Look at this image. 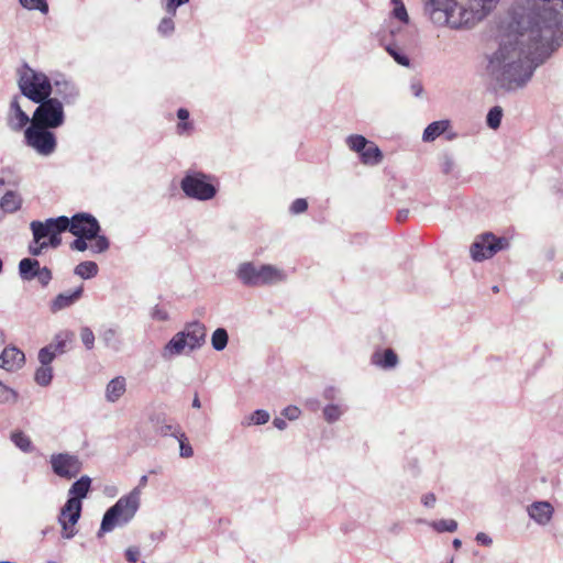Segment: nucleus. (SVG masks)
Wrapping results in <instances>:
<instances>
[{"label":"nucleus","instance_id":"2eb2a0df","mask_svg":"<svg viewBox=\"0 0 563 563\" xmlns=\"http://www.w3.org/2000/svg\"><path fill=\"white\" fill-rule=\"evenodd\" d=\"M369 362L371 365L379 369L391 371L399 365V357L397 353L390 347H378L372 353Z\"/></svg>","mask_w":563,"mask_h":563},{"label":"nucleus","instance_id":"4468645a","mask_svg":"<svg viewBox=\"0 0 563 563\" xmlns=\"http://www.w3.org/2000/svg\"><path fill=\"white\" fill-rule=\"evenodd\" d=\"M180 333H184L188 353L199 350L206 343L207 329L200 321L187 323Z\"/></svg>","mask_w":563,"mask_h":563},{"label":"nucleus","instance_id":"f257e3e1","mask_svg":"<svg viewBox=\"0 0 563 563\" xmlns=\"http://www.w3.org/2000/svg\"><path fill=\"white\" fill-rule=\"evenodd\" d=\"M560 18V12L544 10L517 21L516 30L488 57L487 73L496 90L515 92L530 82L553 52Z\"/></svg>","mask_w":563,"mask_h":563},{"label":"nucleus","instance_id":"b1692460","mask_svg":"<svg viewBox=\"0 0 563 563\" xmlns=\"http://www.w3.org/2000/svg\"><path fill=\"white\" fill-rule=\"evenodd\" d=\"M100 339L104 346L113 352H120L123 347V340L118 325H111L103 329Z\"/></svg>","mask_w":563,"mask_h":563},{"label":"nucleus","instance_id":"7ed1b4c3","mask_svg":"<svg viewBox=\"0 0 563 563\" xmlns=\"http://www.w3.org/2000/svg\"><path fill=\"white\" fill-rule=\"evenodd\" d=\"M179 187L186 198L207 202L217 197L219 192V180L212 174L189 168L180 179Z\"/></svg>","mask_w":563,"mask_h":563},{"label":"nucleus","instance_id":"774afa93","mask_svg":"<svg viewBox=\"0 0 563 563\" xmlns=\"http://www.w3.org/2000/svg\"><path fill=\"white\" fill-rule=\"evenodd\" d=\"M189 2V0H166V4H168L169 7H173V8H179L184 4H187Z\"/></svg>","mask_w":563,"mask_h":563},{"label":"nucleus","instance_id":"9d476101","mask_svg":"<svg viewBox=\"0 0 563 563\" xmlns=\"http://www.w3.org/2000/svg\"><path fill=\"white\" fill-rule=\"evenodd\" d=\"M49 464L53 473L65 479L77 477L82 468V462L78 455L68 452L52 454L49 456Z\"/></svg>","mask_w":563,"mask_h":563},{"label":"nucleus","instance_id":"4c0bfd02","mask_svg":"<svg viewBox=\"0 0 563 563\" xmlns=\"http://www.w3.org/2000/svg\"><path fill=\"white\" fill-rule=\"evenodd\" d=\"M390 3L393 4L390 15L401 23L408 24L410 19L402 0H390Z\"/></svg>","mask_w":563,"mask_h":563},{"label":"nucleus","instance_id":"a211bd4d","mask_svg":"<svg viewBox=\"0 0 563 563\" xmlns=\"http://www.w3.org/2000/svg\"><path fill=\"white\" fill-rule=\"evenodd\" d=\"M32 121L29 115L22 110L19 97L15 96L10 103V109L8 113V125L13 131H20L30 124Z\"/></svg>","mask_w":563,"mask_h":563},{"label":"nucleus","instance_id":"cd10ccee","mask_svg":"<svg viewBox=\"0 0 563 563\" xmlns=\"http://www.w3.org/2000/svg\"><path fill=\"white\" fill-rule=\"evenodd\" d=\"M41 269L40 262L35 258L25 257L19 262V275L24 282L33 280Z\"/></svg>","mask_w":563,"mask_h":563},{"label":"nucleus","instance_id":"13d9d810","mask_svg":"<svg viewBox=\"0 0 563 563\" xmlns=\"http://www.w3.org/2000/svg\"><path fill=\"white\" fill-rule=\"evenodd\" d=\"M75 236H76V239L70 243V249L75 250V251H78V252L86 251L88 249L87 241L89 239L80 236V235H75Z\"/></svg>","mask_w":563,"mask_h":563},{"label":"nucleus","instance_id":"4d7b16f0","mask_svg":"<svg viewBox=\"0 0 563 563\" xmlns=\"http://www.w3.org/2000/svg\"><path fill=\"white\" fill-rule=\"evenodd\" d=\"M301 415V410L297 406H287L283 409L282 416L290 421L297 420Z\"/></svg>","mask_w":563,"mask_h":563},{"label":"nucleus","instance_id":"5fc2aeb1","mask_svg":"<svg viewBox=\"0 0 563 563\" xmlns=\"http://www.w3.org/2000/svg\"><path fill=\"white\" fill-rule=\"evenodd\" d=\"M35 278H37L42 287H47L53 278L52 271L47 266H43Z\"/></svg>","mask_w":563,"mask_h":563},{"label":"nucleus","instance_id":"603ef678","mask_svg":"<svg viewBox=\"0 0 563 563\" xmlns=\"http://www.w3.org/2000/svg\"><path fill=\"white\" fill-rule=\"evenodd\" d=\"M322 398L329 404L342 402L341 393L334 386H328L322 391Z\"/></svg>","mask_w":563,"mask_h":563},{"label":"nucleus","instance_id":"c85d7f7f","mask_svg":"<svg viewBox=\"0 0 563 563\" xmlns=\"http://www.w3.org/2000/svg\"><path fill=\"white\" fill-rule=\"evenodd\" d=\"M179 122L176 125V133L180 136H189L195 130L194 122L189 119L190 113L186 108H179L176 112Z\"/></svg>","mask_w":563,"mask_h":563},{"label":"nucleus","instance_id":"423d86ee","mask_svg":"<svg viewBox=\"0 0 563 563\" xmlns=\"http://www.w3.org/2000/svg\"><path fill=\"white\" fill-rule=\"evenodd\" d=\"M49 78L43 71L35 70L27 64H23L18 69V87L23 97L32 102H40L51 96Z\"/></svg>","mask_w":563,"mask_h":563},{"label":"nucleus","instance_id":"a878e982","mask_svg":"<svg viewBox=\"0 0 563 563\" xmlns=\"http://www.w3.org/2000/svg\"><path fill=\"white\" fill-rule=\"evenodd\" d=\"M126 390V379L123 376L112 378L106 386L104 397L109 402H117Z\"/></svg>","mask_w":563,"mask_h":563},{"label":"nucleus","instance_id":"412c9836","mask_svg":"<svg viewBox=\"0 0 563 563\" xmlns=\"http://www.w3.org/2000/svg\"><path fill=\"white\" fill-rule=\"evenodd\" d=\"M65 216H60L57 218H48L45 221H32L30 223V229L35 241H45L44 239L48 238V235L53 232L54 228L57 227L58 221H60Z\"/></svg>","mask_w":563,"mask_h":563},{"label":"nucleus","instance_id":"20e7f679","mask_svg":"<svg viewBox=\"0 0 563 563\" xmlns=\"http://www.w3.org/2000/svg\"><path fill=\"white\" fill-rule=\"evenodd\" d=\"M236 278L247 287L273 286L285 283L288 274L273 264L256 265L253 262L241 263L235 272Z\"/></svg>","mask_w":563,"mask_h":563},{"label":"nucleus","instance_id":"f3484780","mask_svg":"<svg viewBox=\"0 0 563 563\" xmlns=\"http://www.w3.org/2000/svg\"><path fill=\"white\" fill-rule=\"evenodd\" d=\"M24 362V353L14 346L4 347L0 354V367L8 372L18 371Z\"/></svg>","mask_w":563,"mask_h":563},{"label":"nucleus","instance_id":"9b49d317","mask_svg":"<svg viewBox=\"0 0 563 563\" xmlns=\"http://www.w3.org/2000/svg\"><path fill=\"white\" fill-rule=\"evenodd\" d=\"M507 246V239L496 238L493 233H485L472 244L471 256L474 261L481 262L493 257L497 252Z\"/></svg>","mask_w":563,"mask_h":563},{"label":"nucleus","instance_id":"bf43d9fd","mask_svg":"<svg viewBox=\"0 0 563 563\" xmlns=\"http://www.w3.org/2000/svg\"><path fill=\"white\" fill-rule=\"evenodd\" d=\"M454 168H455L454 159L449 155L443 156V158L441 161L442 173L445 175H449L454 170Z\"/></svg>","mask_w":563,"mask_h":563},{"label":"nucleus","instance_id":"e2e57ef3","mask_svg":"<svg viewBox=\"0 0 563 563\" xmlns=\"http://www.w3.org/2000/svg\"><path fill=\"white\" fill-rule=\"evenodd\" d=\"M125 558L130 563H136L140 558V550L136 547H131L125 551Z\"/></svg>","mask_w":563,"mask_h":563},{"label":"nucleus","instance_id":"c9c22d12","mask_svg":"<svg viewBox=\"0 0 563 563\" xmlns=\"http://www.w3.org/2000/svg\"><path fill=\"white\" fill-rule=\"evenodd\" d=\"M98 271H99V268H98V265L96 262L86 261V262L79 263L74 268V274L84 279H91L95 276H97Z\"/></svg>","mask_w":563,"mask_h":563},{"label":"nucleus","instance_id":"473e14b6","mask_svg":"<svg viewBox=\"0 0 563 563\" xmlns=\"http://www.w3.org/2000/svg\"><path fill=\"white\" fill-rule=\"evenodd\" d=\"M66 225L67 217L65 216L60 221H58L57 227H55L53 232L48 235L47 241H43L46 249H57L60 245V233L67 231Z\"/></svg>","mask_w":563,"mask_h":563},{"label":"nucleus","instance_id":"1a4fd4ad","mask_svg":"<svg viewBox=\"0 0 563 563\" xmlns=\"http://www.w3.org/2000/svg\"><path fill=\"white\" fill-rule=\"evenodd\" d=\"M52 98H59L64 107L75 106L80 99V89L78 85L64 74H56L51 82Z\"/></svg>","mask_w":563,"mask_h":563},{"label":"nucleus","instance_id":"ddd939ff","mask_svg":"<svg viewBox=\"0 0 563 563\" xmlns=\"http://www.w3.org/2000/svg\"><path fill=\"white\" fill-rule=\"evenodd\" d=\"M81 510L82 503H77L73 499L66 500L58 516V523L62 526V538L69 540L77 534L75 526L80 519Z\"/></svg>","mask_w":563,"mask_h":563},{"label":"nucleus","instance_id":"7c9ffc66","mask_svg":"<svg viewBox=\"0 0 563 563\" xmlns=\"http://www.w3.org/2000/svg\"><path fill=\"white\" fill-rule=\"evenodd\" d=\"M74 333L69 330H63L55 334L54 340L48 346L57 355H62L67 351V343L73 340Z\"/></svg>","mask_w":563,"mask_h":563},{"label":"nucleus","instance_id":"6e6552de","mask_svg":"<svg viewBox=\"0 0 563 563\" xmlns=\"http://www.w3.org/2000/svg\"><path fill=\"white\" fill-rule=\"evenodd\" d=\"M37 107L34 110L32 122L45 125L53 129L60 128L66 121V114L63 102L59 98H48L36 102Z\"/></svg>","mask_w":563,"mask_h":563},{"label":"nucleus","instance_id":"72a5a7b5","mask_svg":"<svg viewBox=\"0 0 563 563\" xmlns=\"http://www.w3.org/2000/svg\"><path fill=\"white\" fill-rule=\"evenodd\" d=\"M448 125V121H434L430 123L423 131L422 140L424 142L434 141L446 130Z\"/></svg>","mask_w":563,"mask_h":563},{"label":"nucleus","instance_id":"aec40b11","mask_svg":"<svg viewBox=\"0 0 563 563\" xmlns=\"http://www.w3.org/2000/svg\"><path fill=\"white\" fill-rule=\"evenodd\" d=\"M184 353L188 354V346L184 340V333L179 331L164 345L161 356L165 361H170L175 356H179Z\"/></svg>","mask_w":563,"mask_h":563},{"label":"nucleus","instance_id":"ea45409f","mask_svg":"<svg viewBox=\"0 0 563 563\" xmlns=\"http://www.w3.org/2000/svg\"><path fill=\"white\" fill-rule=\"evenodd\" d=\"M269 412L264 409L255 410L250 417H247L242 423L244 426H263L269 421Z\"/></svg>","mask_w":563,"mask_h":563},{"label":"nucleus","instance_id":"f8f14e48","mask_svg":"<svg viewBox=\"0 0 563 563\" xmlns=\"http://www.w3.org/2000/svg\"><path fill=\"white\" fill-rule=\"evenodd\" d=\"M66 228L73 235H80L89 240H92L101 231L97 218L87 212L75 213L71 218L67 217Z\"/></svg>","mask_w":563,"mask_h":563},{"label":"nucleus","instance_id":"f03ea898","mask_svg":"<svg viewBox=\"0 0 563 563\" xmlns=\"http://www.w3.org/2000/svg\"><path fill=\"white\" fill-rule=\"evenodd\" d=\"M499 0H423V12L439 26L471 29L486 18Z\"/></svg>","mask_w":563,"mask_h":563},{"label":"nucleus","instance_id":"6ab92c4d","mask_svg":"<svg viewBox=\"0 0 563 563\" xmlns=\"http://www.w3.org/2000/svg\"><path fill=\"white\" fill-rule=\"evenodd\" d=\"M529 517L540 526L548 525L554 514V508L549 501H534L528 509Z\"/></svg>","mask_w":563,"mask_h":563},{"label":"nucleus","instance_id":"de8ad7c7","mask_svg":"<svg viewBox=\"0 0 563 563\" xmlns=\"http://www.w3.org/2000/svg\"><path fill=\"white\" fill-rule=\"evenodd\" d=\"M12 442L23 452H29L32 449V442L23 432H13L11 434Z\"/></svg>","mask_w":563,"mask_h":563},{"label":"nucleus","instance_id":"09e8293b","mask_svg":"<svg viewBox=\"0 0 563 563\" xmlns=\"http://www.w3.org/2000/svg\"><path fill=\"white\" fill-rule=\"evenodd\" d=\"M92 240L95 242L90 245V250L93 254H101L109 250L110 242L107 236L97 233Z\"/></svg>","mask_w":563,"mask_h":563},{"label":"nucleus","instance_id":"bb28decb","mask_svg":"<svg viewBox=\"0 0 563 563\" xmlns=\"http://www.w3.org/2000/svg\"><path fill=\"white\" fill-rule=\"evenodd\" d=\"M23 199L15 190H8L0 199V209L3 213H14L22 207Z\"/></svg>","mask_w":563,"mask_h":563},{"label":"nucleus","instance_id":"393cba45","mask_svg":"<svg viewBox=\"0 0 563 563\" xmlns=\"http://www.w3.org/2000/svg\"><path fill=\"white\" fill-rule=\"evenodd\" d=\"M91 487V478L88 475H84L77 481H75L69 490H68V498L73 499L77 503H82V499H85L90 490Z\"/></svg>","mask_w":563,"mask_h":563},{"label":"nucleus","instance_id":"37998d69","mask_svg":"<svg viewBox=\"0 0 563 563\" xmlns=\"http://www.w3.org/2000/svg\"><path fill=\"white\" fill-rule=\"evenodd\" d=\"M503 119V108L499 106H495L489 109L486 117V124L488 128L496 130L500 126Z\"/></svg>","mask_w":563,"mask_h":563},{"label":"nucleus","instance_id":"3c124183","mask_svg":"<svg viewBox=\"0 0 563 563\" xmlns=\"http://www.w3.org/2000/svg\"><path fill=\"white\" fill-rule=\"evenodd\" d=\"M56 356L57 354L54 351H52V349L48 345H46L38 351L37 357L41 365L51 366L52 362Z\"/></svg>","mask_w":563,"mask_h":563},{"label":"nucleus","instance_id":"0e129e2a","mask_svg":"<svg viewBox=\"0 0 563 563\" xmlns=\"http://www.w3.org/2000/svg\"><path fill=\"white\" fill-rule=\"evenodd\" d=\"M410 91L415 97H421L423 92V86L420 80L413 79L410 82Z\"/></svg>","mask_w":563,"mask_h":563},{"label":"nucleus","instance_id":"680f3d73","mask_svg":"<svg viewBox=\"0 0 563 563\" xmlns=\"http://www.w3.org/2000/svg\"><path fill=\"white\" fill-rule=\"evenodd\" d=\"M437 503V496L433 493H427L421 497V504L426 508H433Z\"/></svg>","mask_w":563,"mask_h":563},{"label":"nucleus","instance_id":"6e6d98bb","mask_svg":"<svg viewBox=\"0 0 563 563\" xmlns=\"http://www.w3.org/2000/svg\"><path fill=\"white\" fill-rule=\"evenodd\" d=\"M308 209V202L306 199L303 198H297L292 201V203L290 205V212L292 214H299V213H302L305 212L306 210Z\"/></svg>","mask_w":563,"mask_h":563},{"label":"nucleus","instance_id":"5701e85b","mask_svg":"<svg viewBox=\"0 0 563 563\" xmlns=\"http://www.w3.org/2000/svg\"><path fill=\"white\" fill-rule=\"evenodd\" d=\"M378 43L385 48V51L394 58V60L405 67L410 66V58L404 54L400 48L388 40V35L385 33L378 34Z\"/></svg>","mask_w":563,"mask_h":563},{"label":"nucleus","instance_id":"58836bf2","mask_svg":"<svg viewBox=\"0 0 563 563\" xmlns=\"http://www.w3.org/2000/svg\"><path fill=\"white\" fill-rule=\"evenodd\" d=\"M53 379V368L52 366L41 365L34 375V380L40 386H48Z\"/></svg>","mask_w":563,"mask_h":563},{"label":"nucleus","instance_id":"864d4df0","mask_svg":"<svg viewBox=\"0 0 563 563\" xmlns=\"http://www.w3.org/2000/svg\"><path fill=\"white\" fill-rule=\"evenodd\" d=\"M150 314H151V318H152L153 320H156V321H162V322H164V321H167V320L169 319V313H168V311H167L165 308H163V307H161V306H158V305L154 306V307L151 309Z\"/></svg>","mask_w":563,"mask_h":563},{"label":"nucleus","instance_id":"4be33fe9","mask_svg":"<svg viewBox=\"0 0 563 563\" xmlns=\"http://www.w3.org/2000/svg\"><path fill=\"white\" fill-rule=\"evenodd\" d=\"M155 431L162 437L172 435L175 438L176 432H180L181 429L178 424H174L166 418L164 413H156L150 417Z\"/></svg>","mask_w":563,"mask_h":563},{"label":"nucleus","instance_id":"f704fd0d","mask_svg":"<svg viewBox=\"0 0 563 563\" xmlns=\"http://www.w3.org/2000/svg\"><path fill=\"white\" fill-rule=\"evenodd\" d=\"M418 522L427 523L426 520L419 519ZM428 525L438 533L455 532L457 530V522L454 519H440L428 522Z\"/></svg>","mask_w":563,"mask_h":563},{"label":"nucleus","instance_id":"0eeeda50","mask_svg":"<svg viewBox=\"0 0 563 563\" xmlns=\"http://www.w3.org/2000/svg\"><path fill=\"white\" fill-rule=\"evenodd\" d=\"M53 128L31 122L24 130V144L42 157L52 156L57 150Z\"/></svg>","mask_w":563,"mask_h":563},{"label":"nucleus","instance_id":"79ce46f5","mask_svg":"<svg viewBox=\"0 0 563 563\" xmlns=\"http://www.w3.org/2000/svg\"><path fill=\"white\" fill-rule=\"evenodd\" d=\"M19 394L16 390L8 387L0 380V404L13 405L18 401Z\"/></svg>","mask_w":563,"mask_h":563},{"label":"nucleus","instance_id":"c756f323","mask_svg":"<svg viewBox=\"0 0 563 563\" xmlns=\"http://www.w3.org/2000/svg\"><path fill=\"white\" fill-rule=\"evenodd\" d=\"M347 411V406L343 402L328 404L322 409L323 419L328 423H335Z\"/></svg>","mask_w":563,"mask_h":563},{"label":"nucleus","instance_id":"dca6fc26","mask_svg":"<svg viewBox=\"0 0 563 563\" xmlns=\"http://www.w3.org/2000/svg\"><path fill=\"white\" fill-rule=\"evenodd\" d=\"M84 294V285L78 286L73 290H67L58 294L51 302L49 310L53 313L59 312L67 308L73 307L76 302H78Z\"/></svg>","mask_w":563,"mask_h":563},{"label":"nucleus","instance_id":"8fccbe9b","mask_svg":"<svg viewBox=\"0 0 563 563\" xmlns=\"http://www.w3.org/2000/svg\"><path fill=\"white\" fill-rule=\"evenodd\" d=\"M80 340L85 347L90 351L95 347V334L89 327H82L80 329Z\"/></svg>","mask_w":563,"mask_h":563},{"label":"nucleus","instance_id":"052dcab7","mask_svg":"<svg viewBox=\"0 0 563 563\" xmlns=\"http://www.w3.org/2000/svg\"><path fill=\"white\" fill-rule=\"evenodd\" d=\"M45 245L43 241L36 242L33 238V241L29 244V253L32 256H40L45 250Z\"/></svg>","mask_w":563,"mask_h":563},{"label":"nucleus","instance_id":"69168bd1","mask_svg":"<svg viewBox=\"0 0 563 563\" xmlns=\"http://www.w3.org/2000/svg\"><path fill=\"white\" fill-rule=\"evenodd\" d=\"M475 540L477 543L485 545V547H490L493 543V539L485 532H478L475 537Z\"/></svg>","mask_w":563,"mask_h":563},{"label":"nucleus","instance_id":"49530a36","mask_svg":"<svg viewBox=\"0 0 563 563\" xmlns=\"http://www.w3.org/2000/svg\"><path fill=\"white\" fill-rule=\"evenodd\" d=\"M175 32V22L172 20V16H164L158 25L157 33L163 37H169Z\"/></svg>","mask_w":563,"mask_h":563},{"label":"nucleus","instance_id":"c03bdc74","mask_svg":"<svg viewBox=\"0 0 563 563\" xmlns=\"http://www.w3.org/2000/svg\"><path fill=\"white\" fill-rule=\"evenodd\" d=\"M19 3L29 11L37 10L43 14H47L49 10L46 0H19Z\"/></svg>","mask_w":563,"mask_h":563},{"label":"nucleus","instance_id":"39448f33","mask_svg":"<svg viewBox=\"0 0 563 563\" xmlns=\"http://www.w3.org/2000/svg\"><path fill=\"white\" fill-rule=\"evenodd\" d=\"M140 490L133 488L129 494L120 497L103 515L99 536L111 532L115 527L128 525L136 515L140 508Z\"/></svg>","mask_w":563,"mask_h":563},{"label":"nucleus","instance_id":"338daca9","mask_svg":"<svg viewBox=\"0 0 563 563\" xmlns=\"http://www.w3.org/2000/svg\"><path fill=\"white\" fill-rule=\"evenodd\" d=\"M273 424L275 428H277L278 430H285L287 428V422L284 418H279V417H276L274 420H273Z\"/></svg>","mask_w":563,"mask_h":563},{"label":"nucleus","instance_id":"2f4dec72","mask_svg":"<svg viewBox=\"0 0 563 563\" xmlns=\"http://www.w3.org/2000/svg\"><path fill=\"white\" fill-rule=\"evenodd\" d=\"M360 158L363 164L376 165L382 161L383 154L378 146L369 142V144L364 147L363 152L360 153Z\"/></svg>","mask_w":563,"mask_h":563},{"label":"nucleus","instance_id":"a18cd8bd","mask_svg":"<svg viewBox=\"0 0 563 563\" xmlns=\"http://www.w3.org/2000/svg\"><path fill=\"white\" fill-rule=\"evenodd\" d=\"M175 439L179 442V454L181 457H191L194 455V450L191 445L188 443V439L186 434L180 431L175 433Z\"/></svg>","mask_w":563,"mask_h":563},{"label":"nucleus","instance_id":"e433bc0d","mask_svg":"<svg viewBox=\"0 0 563 563\" xmlns=\"http://www.w3.org/2000/svg\"><path fill=\"white\" fill-rule=\"evenodd\" d=\"M229 342V334L224 328H217L211 335V345L217 352L223 351Z\"/></svg>","mask_w":563,"mask_h":563},{"label":"nucleus","instance_id":"a19ab883","mask_svg":"<svg viewBox=\"0 0 563 563\" xmlns=\"http://www.w3.org/2000/svg\"><path fill=\"white\" fill-rule=\"evenodd\" d=\"M369 144V141L360 134H352L346 137V145L353 152L361 153L364 147Z\"/></svg>","mask_w":563,"mask_h":563}]
</instances>
